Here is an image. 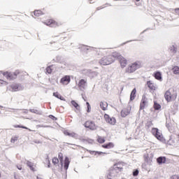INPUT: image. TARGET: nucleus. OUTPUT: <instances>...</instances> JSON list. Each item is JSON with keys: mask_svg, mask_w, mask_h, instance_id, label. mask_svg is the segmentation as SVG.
I'll use <instances>...</instances> for the list:
<instances>
[{"mask_svg": "<svg viewBox=\"0 0 179 179\" xmlns=\"http://www.w3.org/2000/svg\"><path fill=\"white\" fill-rule=\"evenodd\" d=\"M142 66H143V62H142V61H136L129 64L126 69V72L127 73H134V72L138 71V69H141Z\"/></svg>", "mask_w": 179, "mask_h": 179, "instance_id": "nucleus-1", "label": "nucleus"}, {"mask_svg": "<svg viewBox=\"0 0 179 179\" xmlns=\"http://www.w3.org/2000/svg\"><path fill=\"white\" fill-rule=\"evenodd\" d=\"M0 73H2L6 79L8 80H13V79H16L17 76L19 75L20 72L19 70L15 71L14 73L12 72H2L0 71Z\"/></svg>", "mask_w": 179, "mask_h": 179, "instance_id": "nucleus-2", "label": "nucleus"}, {"mask_svg": "<svg viewBox=\"0 0 179 179\" xmlns=\"http://www.w3.org/2000/svg\"><path fill=\"white\" fill-rule=\"evenodd\" d=\"M114 62V59H113V56H104L99 60L100 65H110Z\"/></svg>", "mask_w": 179, "mask_h": 179, "instance_id": "nucleus-3", "label": "nucleus"}, {"mask_svg": "<svg viewBox=\"0 0 179 179\" xmlns=\"http://www.w3.org/2000/svg\"><path fill=\"white\" fill-rule=\"evenodd\" d=\"M82 48L85 51L92 52H94V54H98V55H100V54H101V52L104 51V49H99L94 47L87 46V45H83Z\"/></svg>", "mask_w": 179, "mask_h": 179, "instance_id": "nucleus-4", "label": "nucleus"}, {"mask_svg": "<svg viewBox=\"0 0 179 179\" xmlns=\"http://www.w3.org/2000/svg\"><path fill=\"white\" fill-rule=\"evenodd\" d=\"M151 133L155 138H157L158 141H160L161 142H163V141H164V138H163V134H162V131L159 130V129L152 128L151 130Z\"/></svg>", "mask_w": 179, "mask_h": 179, "instance_id": "nucleus-5", "label": "nucleus"}, {"mask_svg": "<svg viewBox=\"0 0 179 179\" xmlns=\"http://www.w3.org/2000/svg\"><path fill=\"white\" fill-rule=\"evenodd\" d=\"M87 87V80L81 79L79 80L78 87H79L80 90L83 92V90H85Z\"/></svg>", "mask_w": 179, "mask_h": 179, "instance_id": "nucleus-6", "label": "nucleus"}, {"mask_svg": "<svg viewBox=\"0 0 179 179\" xmlns=\"http://www.w3.org/2000/svg\"><path fill=\"white\" fill-rule=\"evenodd\" d=\"M104 118L106 122L110 125H115V123L117 122V120L114 117H110L108 114L104 115Z\"/></svg>", "mask_w": 179, "mask_h": 179, "instance_id": "nucleus-7", "label": "nucleus"}, {"mask_svg": "<svg viewBox=\"0 0 179 179\" xmlns=\"http://www.w3.org/2000/svg\"><path fill=\"white\" fill-rule=\"evenodd\" d=\"M10 88L12 92H19V90H23L24 87L20 84L13 83L10 85Z\"/></svg>", "mask_w": 179, "mask_h": 179, "instance_id": "nucleus-8", "label": "nucleus"}, {"mask_svg": "<svg viewBox=\"0 0 179 179\" xmlns=\"http://www.w3.org/2000/svg\"><path fill=\"white\" fill-rule=\"evenodd\" d=\"M166 101H171V100H176V95H171V92L169 90L166 91L164 94Z\"/></svg>", "mask_w": 179, "mask_h": 179, "instance_id": "nucleus-9", "label": "nucleus"}, {"mask_svg": "<svg viewBox=\"0 0 179 179\" xmlns=\"http://www.w3.org/2000/svg\"><path fill=\"white\" fill-rule=\"evenodd\" d=\"M118 176V171L116 169H110L107 175L108 179L115 178Z\"/></svg>", "mask_w": 179, "mask_h": 179, "instance_id": "nucleus-10", "label": "nucleus"}, {"mask_svg": "<svg viewBox=\"0 0 179 179\" xmlns=\"http://www.w3.org/2000/svg\"><path fill=\"white\" fill-rule=\"evenodd\" d=\"M44 24H46V26H49L50 27H57L59 26V24L53 20H49L48 21L44 22Z\"/></svg>", "mask_w": 179, "mask_h": 179, "instance_id": "nucleus-11", "label": "nucleus"}, {"mask_svg": "<svg viewBox=\"0 0 179 179\" xmlns=\"http://www.w3.org/2000/svg\"><path fill=\"white\" fill-rule=\"evenodd\" d=\"M85 128H89L90 129H92V131H94L96 129V124H94V122L92 121H87L85 123Z\"/></svg>", "mask_w": 179, "mask_h": 179, "instance_id": "nucleus-12", "label": "nucleus"}, {"mask_svg": "<svg viewBox=\"0 0 179 179\" xmlns=\"http://www.w3.org/2000/svg\"><path fill=\"white\" fill-rule=\"evenodd\" d=\"M146 104H148V98H146V95H143L140 104V110H143Z\"/></svg>", "mask_w": 179, "mask_h": 179, "instance_id": "nucleus-13", "label": "nucleus"}, {"mask_svg": "<svg viewBox=\"0 0 179 179\" xmlns=\"http://www.w3.org/2000/svg\"><path fill=\"white\" fill-rule=\"evenodd\" d=\"M119 62H120L121 68H125V66H127L128 64V61L127 60V59H125V57L122 56L120 57Z\"/></svg>", "mask_w": 179, "mask_h": 179, "instance_id": "nucleus-14", "label": "nucleus"}, {"mask_svg": "<svg viewBox=\"0 0 179 179\" xmlns=\"http://www.w3.org/2000/svg\"><path fill=\"white\" fill-rule=\"evenodd\" d=\"M70 82H71V77L69 76H66L63 77L60 80V83H62V85H69Z\"/></svg>", "mask_w": 179, "mask_h": 179, "instance_id": "nucleus-15", "label": "nucleus"}, {"mask_svg": "<svg viewBox=\"0 0 179 179\" xmlns=\"http://www.w3.org/2000/svg\"><path fill=\"white\" fill-rule=\"evenodd\" d=\"M130 113H131V108H124L123 110H122L120 114L123 118H125L127 115H129Z\"/></svg>", "mask_w": 179, "mask_h": 179, "instance_id": "nucleus-16", "label": "nucleus"}, {"mask_svg": "<svg viewBox=\"0 0 179 179\" xmlns=\"http://www.w3.org/2000/svg\"><path fill=\"white\" fill-rule=\"evenodd\" d=\"M64 135H66L67 136H71V138H78V134L75 132H69L68 131H64Z\"/></svg>", "mask_w": 179, "mask_h": 179, "instance_id": "nucleus-17", "label": "nucleus"}, {"mask_svg": "<svg viewBox=\"0 0 179 179\" xmlns=\"http://www.w3.org/2000/svg\"><path fill=\"white\" fill-rule=\"evenodd\" d=\"M147 85H148V87H149L150 90H152V91L156 90V85H155L153 82L148 81Z\"/></svg>", "mask_w": 179, "mask_h": 179, "instance_id": "nucleus-18", "label": "nucleus"}, {"mask_svg": "<svg viewBox=\"0 0 179 179\" xmlns=\"http://www.w3.org/2000/svg\"><path fill=\"white\" fill-rule=\"evenodd\" d=\"M109 56L112 57L113 62L115 61V58L118 59V60H119L120 57H122V55H121V54H120L119 52H113L112 55H110Z\"/></svg>", "mask_w": 179, "mask_h": 179, "instance_id": "nucleus-19", "label": "nucleus"}, {"mask_svg": "<svg viewBox=\"0 0 179 179\" xmlns=\"http://www.w3.org/2000/svg\"><path fill=\"white\" fill-rule=\"evenodd\" d=\"M113 170H116V171H121L122 170V164L121 163H117L114 165V169Z\"/></svg>", "mask_w": 179, "mask_h": 179, "instance_id": "nucleus-20", "label": "nucleus"}, {"mask_svg": "<svg viewBox=\"0 0 179 179\" xmlns=\"http://www.w3.org/2000/svg\"><path fill=\"white\" fill-rule=\"evenodd\" d=\"M100 107L101 110H103V111H106V110H107V107H108V103H107V102L106 101L100 102Z\"/></svg>", "mask_w": 179, "mask_h": 179, "instance_id": "nucleus-21", "label": "nucleus"}, {"mask_svg": "<svg viewBox=\"0 0 179 179\" xmlns=\"http://www.w3.org/2000/svg\"><path fill=\"white\" fill-rule=\"evenodd\" d=\"M102 148H104V149H113V148H114V143H108L107 144H103L102 145Z\"/></svg>", "mask_w": 179, "mask_h": 179, "instance_id": "nucleus-22", "label": "nucleus"}, {"mask_svg": "<svg viewBox=\"0 0 179 179\" xmlns=\"http://www.w3.org/2000/svg\"><path fill=\"white\" fill-rule=\"evenodd\" d=\"M157 162L159 164L166 163V157H159L157 159Z\"/></svg>", "mask_w": 179, "mask_h": 179, "instance_id": "nucleus-23", "label": "nucleus"}, {"mask_svg": "<svg viewBox=\"0 0 179 179\" xmlns=\"http://www.w3.org/2000/svg\"><path fill=\"white\" fill-rule=\"evenodd\" d=\"M135 97H136V89H134L130 94V100H135Z\"/></svg>", "mask_w": 179, "mask_h": 179, "instance_id": "nucleus-24", "label": "nucleus"}, {"mask_svg": "<svg viewBox=\"0 0 179 179\" xmlns=\"http://www.w3.org/2000/svg\"><path fill=\"white\" fill-rule=\"evenodd\" d=\"M69 158H68V157H65V159H64V170H66L67 169H69Z\"/></svg>", "mask_w": 179, "mask_h": 179, "instance_id": "nucleus-25", "label": "nucleus"}, {"mask_svg": "<svg viewBox=\"0 0 179 179\" xmlns=\"http://www.w3.org/2000/svg\"><path fill=\"white\" fill-rule=\"evenodd\" d=\"M27 166L29 167L30 170L32 171H36V169H34V164H33L31 162H27Z\"/></svg>", "mask_w": 179, "mask_h": 179, "instance_id": "nucleus-26", "label": "nucleus"}, {"mask_svg": "<svg viewBox=\"0 0 179 179\" xmlns=\"http://www.w3.org/2000/svg\"><path fill=\"white\" fill-rule=\"evenodd\" d=\"M30 113H34V114H38V115H41L43 114V112L41 110H37V109H30Z\"/></svg>", "mask_w": 179, "mask_h": 179, "instance_id": "nucleus-27", "label": "nucleus"}, {"mask_svg": "<svg viewBox=\"0 0 179 179\" xmlns=\"http://www.w3.org/2000/svg\"><path fill=\"white\" fill-rule=\"evenodd\" d=\"M155 79H157V80H162V73L157 71L155 73Z\"/></svg>", "mask_w": 179, "mask_h": 179, "instance_id": "nucleus-28", "label": "nucleus"}, {"mask_svg": "<svg viewBox=\"0 0 179 179\" xmlns=\"http://www.w3.org/2000/svg\"><path fill=\"white\" fill-rule=\"evenodd\" d=\"M173 73H174V75H179V66H175L173 69Z\"/></svg>", "mask_w": 179, "mask_h": 179, "instance_id": "nucleus-29", "label": "nucleus"}, {"mask_svg": "<svg viewBox=\"0 0 179 179\" xmlns=\"http://www.w3.org/2000/svg\"><path fill=\"white\" fill-rule=\"evenodd\" d=\"M71 105L73 106V107L76 108V110H80V106H79V104L76 103V101H71Z\"/></svg>", "mask_w": 179, "mask_h": 179, "instance_id": "nucleus-30", "label": "nucleus"}, {"mask_svg": "<svg viewBox=\"0 0 179 179\" xmlns=\"http://www.w3.org/2000/svg\"><path fill=\"white\" fill-rule=\"evenodd\" d=\"M90 155H94V156H97V155H100L106 154L105 152H103L90 151Z\"/></svg>", "mask_w": 179, "mask_h": 179, "instance_id": "nucleus-31", "label": "nucleus"}, {"mask_svg": "<svg viewBox=\"0 0 179 179\" xmlns=\"http://www.w3.org/2000/svg\"><path fill=\"white\" fill-rule=\"evenodd\" d=\"M58 156H59V159L60 160L61 167H63V166H64V162H63L64 155H62V153H59Z\"/></svg>", "mask_w": 179, "mask_h": 179, "instance_id": "nucleus-32", "label": "nucleus"}, {"mask_svg": "<svg viewBox=\"0 0 179 179\" xmlns=\"http://www.w3.org/2000/svg\"><path fill=\"white\" fill-rule=\"evenodd\" d=\"M169 50L171 51V52L176 54V52H177V48H176V46L172 45L171 46H170Z\"/></svg>", "mask_w": 179, "mask_h": 179, "instance_id": "nucleus-33", "label": "nucleus"}, {"mask_svg": "<svg viewBox=\"0 0 179 179\" xmlns=\"http://www.w3.org/2000/svg\"><path fill=\"white\" fill-rule=\"evenodd\" d=\"M43 11L40 10H35L34 13V15L35 16H41V15H43Z\"/></svg>", "mask_w": 179, "mask_h": 179, "instance_id": "nucleus-34", "label": "nucleus"}, {"mask_svg": "<svg viewBox=\"0 0 179 179\" xmlns=\"http://www.w3.org/2000/svg\"><path fill=\"white\" fill-rule=\"evenodd\" d=\"M97 141L99 143H104L106 142V139H104V137L98 136Z\"/></svg>", "mask_w": 179, "mask_h": 179, "instance_id": "nucleus-35", "label": "nucleus"}, {"mask_svg": "<svg viewBox=\"0 0 179 179\" xmlns=\"http://www.w3.org/2000/svg\"><path fill=\"white\" fill-rule=\"evenodd\" d=\"M154 108H155V110H160V108H162V106H160V104L155 102L154 103Z\"/></svg>", "mask_w": 179, "mask_h": 179, "instance_id": "nucleus-36", "label": "nucleus"}, {"mask_svg": "<svg viewBox=\"0 0 179 179\" xmlns=\"http://www.w3.org/2000/svg\"><path fill=\"white\" fill-rule=\"evenodd\" d=\"M52 163L55 166H57V164H58V163H59V159H58V158H57V157H54L52 159Z\"/></svg>", "mask_w": 179, "mask_h": 179, "instance_id": "nucleus-37", "label": "nucleus"}, {"mask_svg": "<svg viewBox=\"0 0 179 179\" xmlns=\"http://www.w3.org/2000/svg\"><path fill=\"white\" fill-rule=\"evenodd\" d=\"M15 128H23V129H29V131H31V129H30L24 126L17 125V126H15Z\"/></svg>", "mask_w": 179, "mask_h": 179, "instance_id": "nucleus-38", "label": "nucleus"}, {"mask_svg": "<svg viewBox=\"0 0 179 179\" xmlns=\"http://www.w3.org/2000/svg\"><path fill=\"white\" fill-rule=\"evenodd\" d=\"M17 139H18L17 136H14L11 138V140H10L11 143H15L16 141H17Z\"/></svg>", "mask_w": 179, "mask_h": 179, "instance_id": "nucleus-39", "label": "nucleus"}, {"mask_svg": "<svg viewBox=\"0 0 179 179\" xmlns=\"http://www.w3.org/2000/svg\"><path fill=\"white\" fill-rule=\"evenodd\" d=\"M46 72L47 73H51L52 72V69H51V67L48 66L46 68Z\"/></svg>", "mask_w": 179, "mask_h": 179, "instance_id": "nucleus-40", "label": "nucleus"}, {"mask_svg": "<svg viewBox=\"0 0 179 179\" xmlns=\"http://www.w3.org/2000/svg\"><path fill=\"white\" fill-rule=\"evenodd\" d=\"M3 85H8V83L6 81H4L0 79V86H2Z\"/></svg>", "mask_w": 179, "mask_h": 179, "instance_id": "nucleus-41", "label": "nucleus"}, {"mask_svg": "<svg viewBox=\"0 0 179 179\" xmlns=\"http://www.w3.org/2000/svg\"><path fill=\"white\" fill-rule=\"evenodd\" d=\"M53 96L55 97H57V99H59V96H61V95L59 94H58V92H54Z\"/></svg>", "mask_w": 179, "mask_h": 179, "instance_id": "nucleus-42", "label": "nucleus"}, {"mask_svg": "<svg viewBox=\"0 0 179 179\" xmlns=\"http://www.w3.org/2000/svg\"><path fill=\"white\" fill-rule=\"evenodd\" d=\"M138 174H139V171H138V169L133 172V176H134V177L138 176Z\"/></svg>", "mask_w": 179, "mask_h": 179, "instance_id": "nucleus-43", "label": "nucleus"}, {"mask_svg": "<svg viewBox=\"0 0 179 179\" xmlns=\"http://www.w3.org/2000/svg\"><path fill=\"white\" fill-rule=\"evenodd\" d=\"M171 179H179V176L177 175L172 176Z\"/></svg>", "mask_w": 179, "mask_h": 179, "instance_id": "nucleus-44", "label": "nucleus"}, {"mask_svg": "<svg viewBox=\"0 0 179 179\" xmlns=\"http://www.w3.org/2000/svg\"><path fill=\"white\" fill-rule=\"evenodd\" d=\"M87 113H90V111H91V110H92V106H87Z\"/></svg>", "mask_w": 179, "mask_h": 179, "instance_id": "nucleus-45", "label": "nucleus"}, {"mask_svg": "<svg viewBox=\"0 0 179 179\" xmlns=\"http://www.w3.org/2000/svg\"><path fill=\"white\" fill-rule=\"evenodd\" d=\"M168 142H169V145H173L174 143V141L173 140H171V138L169 139Z\"/></svg>", "mask_w": 179, "mask_h": 179, "instance_id": "nucleus-46", "label": "nucleus"}, {"mask_svg": "<svg viewBox=\"0 0 179 179\" xmlns=\"http://www.w3.org/2000/svg\"><path fill=\"white\" fill-rule=\"evenodd\" d=\"M46 162H48V167L50 168V165L51 164V163L50 162V159L48 158L46 159Z\"/></svg>", "mask_w": 179, "mask_h": 179, "instance_id": "nucleus-47", "label": "nucleus"}, {"mask_svg": "<svg viewBox=\"0 0 179 179\" xmlns=\"http://www.w3.org/2000/svg\"><path fill=\"white\" fill-rule=\"evenodd\" d=\"M58 99H59V100H62V101H65V98H64L62 96H59V97L58 98Z\"/></svg>", "mask_w": 179, "mask_h": 179, "instance_id": "nucleus-48", "label": "nucleus"}, {"mask_svg": "<svg viewBox=\"0 0 179 179\" xmlns=\"http://www.w3.org/2000/svg\"><path fill=\"white\" fill-rule=\"evenodd\" d=\"M38 127H42V128H50V126L38 125Z\"/></svg>", "mask_w": 179, "mask_h": 179, "instance_id": "nucleus-49", "label": "nucleus"}, {"mask_svg": "<svg viewBox=\"0 0 179 179\" xmlns=\"http://www.w3.org/2000/svg\"><path fill=\"white\" fill-rule=\"evenodd\" d=\"M175 13H176V15H179V8H176L175 9Z\"/></svg>", "mask_w": 179, "mask_h": 179, "instance_id": "nucleus-50", "label": "nucleus"}, {"mask_svg": "<svg viewBox=\"0 0 179 179\" xmlns=\"http://www.w3.org/2000/svg\"><path fill=\"white\" fill-rule=\"evenodd\" d=\"M34 143H41V141H38V140H35L34 141Z\"/></svg>", "mask_w": 179, "mask_h": 179, "instance_id": "nucleus-51", "label": "nucleus"}, {"mask_svg": "<svg viewBox=\"0 0 179 179\" xmlns=\"http://www.w3.org/2000/svg\"><path fill=\"white\" fill-rule=\"evenodd\" d=\"M147 125L148 127H152V122H148Z\"/></svg>", "mask_w": 179, "mask_h": 179, "instance_id": "nucleus-52", "label": "nucleus"}, {"mask_svg": "<svg viewBox=\"0 0 179 179\" xmlns=\"http://www.w3.org/2000/svg\"><path fill=\"white\" fill-rule=\"evenodd\" d=\"M166 128L169 129L170 128V123L166 122Z\"/></svg>", "mask_w": 179, "mask_h": 179, "instance_id": "nucleus-53", "label": "nucleus"}, {"mask_svg": "<svg viewBox=\"0 0 179 179\" xmlns=\"http://www.w3.org/2000/svg\"><path fill=\"white\" fill-rule=\"evenodd\" d=\"M17 169H18V170H22V166H17Z\"/></svg>", "mask_w": 179, "mask_h": 179, "instance_id": "nucleus-54", "label": "nucleus"}, {"mask_svg": "<svg viewBox=\"0 0 179 179\" xmlns=\"http://www.w3.org/2000/svg\"><path fill=\"white\" fill-rule=\"evenodd\" d=\"M104 7H97L96 10H100V9H103Z\"/></svg>", "mask_w": 179, "mask_h": 179, "instance_id": "nucleus-55", "label": "nucleus"}, {"mask_svg": "<svg viewBox=\"0 0 179 179\" xmlns=\"http://www.w3.org/2000/svg\"><path fill=\"white\" fill-rule=\"evenodd\" d=\"M24 113L25 114H27V113H29V110H25L24 111Z\"/></svg>", "mask_w": 179, "mask_h": 179, "instance_id": "nucleus-56", "label": "nucleus"}, {"mask_svg": "<svg viewBox=\"0 0 179 179\" xmlns=\"http://www.w3.org/2000/svg\"><path fill=\"white\" fill-rule=\"evenodd\" d=\"M87 107H89L90 106V103H89V102L86 103Z\"/></svg>", "mask_w": 179, "mask_h": 179, "instance_id": "nucleus-57", "label": "nucleus"}, {"mask_svg": "<svg viewBox=\"0 0 179 179\" xmlns=\"http://www.w3.org/2000/svg\"><path fill=\"white\" fill-rule=\"evenodd\" d=\"M50 117H52V118H53V120H57V118L55 117H54L53 115H50Z\"/></svg>", "mask_w": 179, "mask_h": 179, "instance_id": "nucleus-58", "label": "nucleus"}, {"mask_svg": "<svg viewBox=\"0 0 179 179\" xmlns=\"http://www.w3.org/2000/svg\"><path fill=\"white\" fill-rule=\"evenodd\" d=\"M36 179H43V178L37 176Z\"/></svg>", "mask_w": 179, "mask_h": 179, "instance_id": "nucleus-59", "label": "nucleus"}, {"mask_svg": "<svg viewBox=\"0 0 179 179\" xmlns=\"http://www.w3.org/2000/svg\"><path fill=\"white\" fill-rule=\"evenodd\" d=\"M7 111H9V113L12 112V111L10 110V109L8 110Z\"/></svg>", "mask_w": 179, "mask_h": 179, "instance_id": "nucleus-60", "label": "nucleus"}, {"mask_svg": "<svg viewBox=\"0 0 179 179\" xmlns=\"http://www.w3.org/2000/svg\"><path fill=\"white\" fill-rule=\"evenodd\" d=\"M131 41H127V42H126V43H131Z\"/></svg>", "mask_w": 179, "mask_h": 179, "instance_id": "nucleus-61", "label": "nucleus"}, {"mask_svg": "<svg viewBox=\"0 0 179 179\" xmlns=\"http://www.w3.org/2000/svg\"><path fill=\"white\" fill-rule=\"evenodd\" d=\"M70 145H71V146H75V145H73V144H70Z\"/></svg>", "mask_w": 179, "mask_h": 179, "instance_id": "nucleus-62", "label": "nucleus"}, {"mask_svg": "<svg viewBox=\"0 0 179 179\" xmlns=\"http://www.w3.org/2000/svg\"><path fill=\"white\" fill-rule=\"evenodd\" d=\"M137 2H139V1H141V0H136Z\"/></svg>", "mask_w": 179, "mask_h": 179, "instance_id": "nucleus-63", "label": "nucleus"}, {"mask_svg": "<svg viewBox=\"0 0 179 179\" xmlns=\"http://www.w3.org/2000/svg\"><path fill=\"white\" fill-rule=\"evenodd\" d=\"M3 108V106H0V108Z\"/></svg>", "mask_w": 179, "mask_h": 179, "instance_id": "nucleus-64", "label": "nucleus"}]
</instances>
